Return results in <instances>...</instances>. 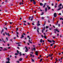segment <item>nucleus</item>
<instances>
[{
    "instance_id": "nucleus-1",
    "label": "nucleus",
    "mask_w": 63,
    "mask_h": 63,
    "mask_svg": "<svg viewBox=\"0 0 63 63\" xmlns=\"http://www.w3.org/2000/svg\"><path fill=\"white\" fill-rule=\"evenodd\" d=\"M27 37L28 38H29V40H28V42L30 44H32V42H31L32 41V40H31V41H30V39H31V38L30 37V36H27Z\"/></svg>"
},
{
    "instance_id": "nucleus-2",
    "label": "nucleus",
    "mask_w": 63,
    "mask_h": 63,
    "mask_svg": "<svg viewBox=\"0 0 63 63\" xmlns=\"http://www.w3.org/2000/svg\"><path fill=\"white\" fill-rule=\"evenodd\" d=\"M6 59L8 60V61L6 62V63H10V59L9 58H6Z\"/></svg>"
},
{
    "instance_id": "nucleus-3",
    "label": "nucleus",
    "mask_w": 63,
    "mask_h": 63,
    "mask_svg": "<svg viewBox=\"0 0 63 63\" xmlns=\"http://www.w3.org/2000/svg\"><path fill=\"white\" fill-rule=\"evenodd\" d=\"M32 51H35L36 50V48L35 47H34L33 48H32Z\"/></svg>"
},
{
    "instance_id": "nucleus-4",
    "label": "nucleus",
    "mask_w": 63,
    "mask_h": 63,
    "mask_svg": "<svg viewBox=\"0 0 63 63\" xmlns=\"http://www.w3.org/2000/svg\"><path fill=\"white\" fill-rule=\"evenodd\" d=\"M47 41L48 42H49V43H52V41H51V40H49V39H47Z\"/></svg>"
},
{
    "instance_id": "nucleus-5",
    "label": "nucleus",
    "mask_w": 63,
    "mask_h": 63,
    "mask_svg": "<svg viewBox=\"0 0 63 63\" xmlns=\"http://www.w3.org/2000/svg\"><path fill=\"white\" fill-rule=\"evenodd\" d=\"M37 51H36L35 53V54H36V55H37V56H38V52Z\"/></svg>"
},
{
    "instance_id": "nucleus-6",
    "label": "nucleus",
    "mask_w": 63,
    "mask_h": 63,
    "mask_svg": "<svg viewBox=\"0 0 63 63\" xmlns=\"http://www.w3.org/2000/svg\"><path fill=\"white\" fill-rule=\"evenodd\" d=\"M56 16H57V14H56V13H55L54 14V16L55 17H56Z\"/></svg>"
},
{
    "instance_id": "nucleus-7",
    "label": "nucleus",
    "mask_w": 63,
    "mask_h": 63,
    "mask_svg": "<svg viewBox=\"0 0 63 63\" xmlns=\"http://www.w3.org/2000/svg\"><path fill=\"white\" fill-rule=\"evenodd\" d=\"M47 3H44V4L43 6V8H45V7H46V5H47Z\"/></svg>"
},
{
    "instance_id": "nucleus-8",
    "label": "nucleus",
    "mask_w": 63,
    "mask_h": 63,
    "mask_svg": "<svg viewBox=\"0 0 63 63\" xmlns=\"http://www.w3.org/2000/svg\"><path fill=\"white\" fill-rule=\"evenodd\" d=\"M62 9V7H60L59 8V9H57V11H59V10H61V9Z\"/></svg>"
},
{
    "instance_id": "nucleus-9",
    "label": "nucleus",
    "mask_w": 63,
    "mask_h": 63,
    "mask_svg": "<svg viewBox=\"0 0 63 63\" xmlns=\"http://www.w3.org/2000/svg\"><path fill=\"white\" fill-rule=\"evenodd\" d=\"M45 12H47V7H46L45 8Z\"/></svg>"
},
{
    "instance_id": "nucleus-10",
    "label": "nucleus",
    "mask_w": 63,
    "mask_h": 63,
    "mask_svg": "<svg viewBox=\"0 0 63 63\" xmlns=\"http://www.w3.org/2000/svg\"><path fill=\"white\" fill-rule=\"evenodd\" d=\"M54 30L55 31H57L58 32H59V31L58 30V29H54Z\"/></svg>"
},
{
    "instance_id": "nucleus-11",
    "label": "nucleus",
    "mask_w": 63,
    "mask_h": 63,
    "mask_svg": "<svg viewBox=\"0 0 63 63\" xmlns=\"http://www.w3.org/2000/svg\"><path fill=\"white\" fill-rule=\"evenodd\" d=\"M23 38H24V35L22 34L21 35V37H20V38L22 39Z\"/></svg>"
},
{
    "instance_id": "nucleus-12",
    "label": "nucleus",
    "mask_w": 63,
    "mask_h": 63,
    "mask_svg": "<svg viewBox=\"0 0 63 63\" xmlns=\"http://www.w3.org/2000/svg\"><path fill=\"white\" fill-rule=\"evenodd\" d=\"M40 6H43L44 5V4L42 3H40Z\"/></svg>"
},
{
    "instance_id": "nucleus-13",
    "label": "nucleus",
    "mask_w": 63,
    "mask_h": 63,
    "mask_svg": "<svg viewBox=\"0 0 63 63\" xmlns=\"http://www.w3.org/2000/svg\"><path fill=\"white\" fill-rule=\"evenodd\" d=\"M33 4L34 5H35L36 4V2L35 1H34V2H33Z\"/></svg>"
},
{
    "instance_id": "nucleus-14",
    "label": "nucleus",
    "mask_w": 63,
    "mask_h": 63,
    "mask_svg": "<svg viewBox=\"0 0 63 63\" xmlns=\"http://www.w3.org/2000/svg\"><path fill=\"white\" fill-rule=\"evenodd\" d=\"M19 54L20 56H21V55H22V54H21V52H20L19 53Z\"/></svg>"
},
{
    "instance_id": "nucleus-15",
    "label": "nucleus",
    "mask_w": 63,
    "mask_h": 63,
    "mask_svg": "<svg viewBox=\"0 0 63 63\" xmlns=\"http://www.w3.org/2000/svg\"><path fill=\"white\" fill-rule=\"evenodd\" d=\"M62 6V4L60 3L59 5L58 6V7H61Z\"/></svg>"
},
{
    "instance_id": "nucleus-16",
    "label": "nucleus",
    "mask_w": 63,
    "mask_h": 63,
    "mask_svg": "<svg viewBox=\"0 0 63 63\" xmlns=\"http://www.w3.org/2000/svg\"><path fill=\"white\" fill-rule=\"evenodd\" d=\"M33 16H32L31 17V21H32V20H33Z\"/></svg>"
},
{
    "instance_id": "nucleus-17",
    "label": "nucleus",
    "mask_w": 63,
    "mask_h": 63,
    "mask_svg": "<svg viewBox=\"0 0 63 63\" xmlns=\"http://www.w3.org/2000/svg\"><path fill=\"white\" fill-rule=\"evenodd\" d=\"M19 60L20 61H21L22 60V58H20V59H19Z\"/></svg>"
},
{
    "instance_id": "nucleus-18",
    "label": "nucleus",
    "mask_w": 63,
    "mask_h": 63,
    "mask_svg": "<svg viewBox=\"0 0 63 63\" xmlns=\"http://www.w3.org/2000/svg\"><path fill=\"white\" fill-rule=\"evenodd\" d=\"M37 24V26H40L41 24H40L39 23H38V24Z\"/></svg>"
},
{
    "instance_id": "nucleus-19",
    "label": "nucleus",
    "mask_w": 63,
    "mask_h": 63,
    "mask_svg": "<svg viewBox=\"0 0 63 63\" xmlns=\"http://www.w3.org/2000/svg\"><path fill=\"white\" fill-rule=\"evenodd\" d=\"M44 37L45 39H47V36H44Z\"/></svg>"
},
{
    "instance_id": "nucleus-20",
    "label": "nucleus",
    "mask_w": 63,
    "mask_h": 63,
    "mask_svg": "<svg viewBox=\"0 0 63 63\" xmlns=\"http://www.w3.org/2000/svg\"><path fill=\"white\" fill-rule=\"evenodd\" d=\"M42 42H43V39H41L40 41V42L41 43H42Z\"/></svg>"
},
{
    "instance_id": "nucleus-21",
    "label": "nucleus",
    "mask_w": 63,
    "mask_h": 63,
    "mask_svg": "<svg viewBox=\"0 0 63 63\" xmlns=\"http://www.w3.org/2000/svg\"><path fill=\"white\" fill-rule=\"evenodd\" d=\"M30 1H31V2H32V1H33V2L34 1H35V0H30Z\"/></svg>"
},
{
    "instance_id": "nucleus-22",
    "label": "nucleus",
    "mask_w": 63,
    "mask_h": 63,
    "mask_svg": "<svg viewBox=\"0 0 63 63\" xmlns=\"http://www.w3.org/2000/svg\"><path fill=\"white\" fill-rule=\"evenodd\" d=\"M4 49H3V50H4V51H5V50H7V49H6V48H4Z\"/></svg>"
},
{
    "instance_id": "nucleus-23",
    "label": "nucleus",
    "mask_w": 63,
    "mask_h": 63,
    "mask_svg": "<svg viewBox=\"0 0 63 63\" xmlns=\"http://www.w3.org/2000/svg\"><path fill=\"white\" fill-rule=\"evenodd\" d=\"M18 53H16L15 54V55H18Z\"/></svg>"
},
{
    "instance_id": "nucleus-24",
    "label": "nucleus",
    "mask_w": 63,
    "mask_h": 63,
    "mask_svg": "<svg viewBox=\"0 0 63 63\" xmlns=\"http://www.w3.org/2000/svg\"><path fill=\"white\" fill-rule=\"evenodd\" d=\"M44 14V12H42V13L40 14V15H43Z\"/></svg>"
},
{
    "instance_id": "nucleus-25",
    "label": "nucleus",
    "mask_w": 63,
    "mask_h": 63,
    "mask_svg": "<svg viewBox=\"0 0 63 63\" xmlns=\"http://www.w3.org/2000/svg\"><path fill=\"white\" fill-rule=\"evenodd\" d=\"M32 62H34L35 61H34V60H33V59H32Z\"/></svg>"
},
{
    "instance_id": "nucleus-26",
    "label": "nucleus",
    "mask_w": 63,
    "mask_h": 63,
    "mask_svg": "<svg viewBox=\"0 0 63 63\" xmlns=\"http://www.w3.org/2000/svg\"><path fill=\"white\" fill-rule=\"evenodd\" d=\"M25 48H26V49L27 50H28V48H27V47H25Z\"/></svg>"
},
{
    "instance_id": "nucleus-27",
    "label": "nucleus",
    "mask_w": 63,
    "mask_h": 63,
    "mask_svg": "<svg viewBox=\"0 0 63 63\" xmlns=\"http://www.w3.org/2000/svg\"><path fill=\"white\" fill-rule=\"evenodd\" d=\"M60 20H61V19H62V20H63V18H62L61 17V18H60Z\"/></svg>"
},
{
    "instance_id": "nucleus-28",
    "label": "nucleus",
    "mask_w": 63,
    "mask_h": 63,
    "mask_svg": "<svg viewBox=\"0 0 63 63\" xmlns=\"http://www.w3.org/2000/svg\"><path fill=\"white\" fill-rule=\"evenodd\" d=\"M43 60V59H41L40 60V62H42V61Z\"/></svg>"
},
{
    "instance_id": "nucleus-29",
    "label": "nucleus",
    "mask_w": 63,
    "mask_h": 63,
    "mask_svg": "<svg viewBox=\"0 0 63 63\" xmlns=\"http://www.w3.org/2000/svg\"><path fill=\"white\" fill-rule=\"evenodd\" d=\"M16 62H17V63H19V61H16Z\"/></svg>"
},
{
    "instance_id": "nucleus-30",
    "label": "nucleus",
    "mask_w": 63,
    "mask_h": 63,
    "mask_svg": "<svg viewBox=\"0 0 63 63\" xmlns=\"http://www.w3.org/2000/svg\"><path fill=\"white\" fill-rule=\"evenodd\" d=\"M13 39H11L10 40V41L11 42H13V41H13Z\"/></svg>"
},
{
    "instance_id": "nucleus-31",
    "label": "nucleus",
    "mask_w": 63,
    "mask_h": 63,
    "mask_svg": "<svg viewBox=\"0 0 63 63\" xmlns=\"http://www.w3.org/2000/svg\"><path fill=\"white\" fill-rule=\"evenodd\" d=\"M17 52L18 54H19V51L18 50H17Z\"/></svg>"
},
{
    "instance_id": "nucleus-32",
    "label": "nucleus",
    "mask_w": 63,
    "mask_h": 63,
    "mask_svg": "<svg viewBox=\"0 0 63 63\" xmlns=\"http://www.w3.org/2000/svg\"><path fill=\"white\" fill-rule=\"evenodd\" d=\"M5 34H6V35H7V32H5Z\"/></svg>"
},
{
    "instance_id": "nucleus-33",
    "label": "nucleus",
    "mask_w": 63,
    "mask_h": 63,
    "mask_svg": "<svg viewBox=\"0 0 63 63\" xmlns=\"http://www.w3.org/2000/svg\"><path fill=\"white\" fill-rule=\"evenodd\" d=\"M7 35H8V36H10L11 35H10V34H9V33H7Z\"/></svg>"
},
{
    "instance_id": "nucleus-34",
    "label": "nucleus",
    "mask_w": 63,
    "mask_h": 63,
    "mask_svg": "<svg viewBox=\"0 0 63 63\" xmlns=\"http://www.w3.org/2000/svg\"><path fill=\"white\" fill-rule=\"evenodd\" d=\"M48 9L49 10H50V9H51V8L50 7H48Z\"/></svg>"
},
{
    "instance_id": "nucleus-35",
    "label": "nucleus",
    "mask_w": 63,
    "mask_h": 63,
    "mask_svg": "<svg viewBox=\"0 0 63 63\" xmlns=\"http://www.w3.org/2000/svg\"><path fill=\"white\" fill-rule=\"evenodd\" d=\"M22 35H25H25H26V34L25 33H23Z\"/></svg>"
},
{
    "instance_id": "nucleus-36",
    "label": "nucleus",
    "mask_w": 63,
    "mask_h": 63,
    "mask_svg": "<svg viewBox=\"0 0 63 63\" xmlns=\"http://www.w3.org/2000/svg\"><path fill=\"white\" fill-rule=\"evenodd\" d=\"M28 51V50H26L25 51V52H27Z\"/></svg>"
},
{
    "instance_id": "nucleus-37",
    "label": "nucleus",
    "mask_w": 63,
    "mask_h": 63,
    "mask_svg": "<svg viewBox=\"0 0 63 63\" xmlns=\"http://www.w3.org/2000/svg\"><path fill=\"white\" fill-rule=\"evenodd\" d=\"M48 28V27L47 26L46 27V29H47V28Z\"/></svg>"
},
{
    "instance_id": "nucleus-38",
    "label": "nucleus",
    "mask_w": 63,
    "mask_h": 63,
    "mask_svg": "<svg viewBox=\"0 0 63 63\" xmlns=\"http://www.w3.org/2000/svg\"><path fill=\"white\" fill-rule=\"evenodd\" d=\"M41 18L42 19H44V17H41Z\"/></svg>"
},
{
    "instance_id": "nucleus-39",
    "label": "nucleus",
    "mask_w": 63,
    "mask_h": 63,
    "mask_svg": "<svg viewBox=\"0 0 63 63\" xmlns=\"http://www.w3.org/2000/svg\"><path fill=\"white\" fill-rule=\"evenodd\" d=\"M53 46V44H51L50 45V46H51V47H52Z\"/></svg>"
},
{
    "instance_id": "nucleus-40",
    "label": "nucleus",
    "mask_w": 63,
    "mask_h": 63,
    "mask_svg": "<svg viewBox=\"0 0 63 63\" xmlns=\"http://www.w3.org/2000/svg\"><path fill=\"white\" fill-rule=\"evenodd\" d=\"M31 16H30V17L29 18V20H30V19L31 18Z\"/></svg>"
},
{
    "instance_id": "nucleus-41",
    "label": "nucleus",
    "mask_w": 63,
    "mask_h": 63,
    "mask_svg": "<svg viewBox=\"0 0 63 63\" xmlns=\"http://www.w3.org/2000/svg\"><path fill=\"white\" fill-rule=\"evenodd\" d=\"M13 22H10V24H12V23H13Z\"/></svg>"
},
{
    "instance_id": "nucleus-42",
    "label": "nucleus",
    "mask_w": 63,
    "mask_h": 63,
    "mask_svg": "<svg viewBox=\"0 0 63 63\" xmlns=\"http://www.w3.org/2000/svg\"><path fill=\"white\" fill-rule=\"evenodd\" d=\"M52 42H53V43H55V41L53 40L52 41Z\"/></svg>"
},
{
    "instance_id": "nucleus-43",
    "label": "nucleus",
    "mask_w": 63,
    "mask_h": 63,
    "mask_svg": "<svg viewBox=\"0 0 63 63\" xmlns=\"http://www.w3.org/2000/svg\"><path fill=\"white\" fill-rule=\"evenodd\" d=\"M10 6H13V4H11L10 5Z\"/></svg>"
},
{
    "instance_id": "nucleus-44",
    "label": "nucleus",
    "mask_w": 63,
    "mask_h": 63,
    "mask_svg": "<svg viewBox=\"0 0 63 63\" xmlns=\"http://www.w3.org/2000/svg\"><path fill=\"white\" fill-rule=\"evenodd\" d=\"M1 31L2 32H4V29H2Z\"/></svg>"
},
{
    "instance_id": "nucleus-45",
    "label": "nucleus",
    "mask_w": 63,
    "mask_h": 63,
    "mask_svg": "<svg viewBox=\"0 0 63 63\" xmlns=\"http://www.w3.org/2000/svg\"><path fill=\"white\" fill-rule=\"evenodd\" d=\"M6 39L7 40V41H8V38H7V37H6Z\"/></svg>"
},
{
    "instance_id": "nucleus-46",
    "label": "nucleus",
    "mask_w": 63,
    "mask_h": 63,
    "mask_svg": "<svg viewBox=\"0 0 63 63\" xmlns=\"http://www.w3.org/2000/svg\"><path fill=\"white\" fill-rule=\"evenodd\" d=\"M58 15H61V13H59V14Z\"/></svg>"
},
{
    "instance_id": "nucleus-47",
    "label": "nucleus",
    "mask_w": 63,
    "mask_h": 63,
    "mask_svg": "<svg viewBox=\"0 0 63 63\" xmlns=\"http://www.w3.org/2000/svg\"><path fill=\"white\" fill-rule=\"evenodd\" d=\"M51 5L52 6H53L54 5V4L53 3H52Z\"/></svg>"
},
{
    "instance_id": "nucleus-48",
    "label": "nucleus",
    "mask_w": 63,
    "mask_h": 63,
    "mask_svg": "<svg viewBox=\"0 0 63 63\" xmlns=\"http://www.w3.org/2000/svg\"><path fill=\"white\" fill-rule=\"evenodd\" d=\"M44 35L45 36H46V33H43Z\"/></svg>"
},
{
    "instance_id": "nucleus-49",
    "label": "nucleus",
    "mask_w": 63,
    "mask_h": 63,
    "mask_svg": "<svg viewBox=\"0 0 63 63\" xmlns=\"http://www.w3.org/2000/svg\"><path fill=\"white\" fill-rule=\"evenodd\" d=\"M16 33H17V35H18V34H19V33H18V32H16Z\"/></svg>"
},
{
    "instance_id": "nucleus-50",
    "label": "nucleus",
    "mask_w": 63,
    "mask_h": 63,
    "mask_svg": "<svg viewBox=\"0 0 63 63\" xmlns=\"http://www.w3.org/2000/svg\"><path fill=\"white\" fill-rule=\"evenodd\" d=\"M44 30H42V33H43L44 32Z\"/></svg>"
},
{
    "instance_id": "nucleus-51",
    "label": "nucleus",
    "mask_w": 63,
    "mask_h": 63,
    "mask_svg": "<svg viewBox=\"0 0 63 63\" xmlns=\"http://www.w3.org/2000/svg\"><path fill=\"white\" fill-rule=\"evenodd\" d=\"M58 25L59 27H60V24H58Z\"/></svg>"
},
{
    "instance_id": "nucleus-52",
    "label": "nucleus",
    "mask_w": 63,
    "mask_h": 63,
    "mask_svg": "<svg viewBox=\"0 0 63 63\" xmlns=\"http://www.w3.org/2000/svg\"><path fill=\"white\" fill-rule=\"evenodd\" d=\"M24 22H25V23H26V21H24Z\"/></svg>"
},
{
    "instance_id": "nucleus-53",
    "label": "nucleus",
    "mask_w": 63,
    "mask_h": 63,
    "mask_svg": "<svg viewBox=\"0 0 63 63\" xmlns=\"http://www.w3.org/2000/svg\"><path fill=\"white\" fill-rule=\"evenodd\" d=\"M34 29H36V27H34Z\"/></svg>"
},
{
    "instance_id": "nucleus-54",
    "label": "nucleus",
    "mask_w": 63,
    "mask_h": 63,
    "mask_svg": "<svg viewBox=\"0 0 63 63\" xmlns=\"http://www.w3.org/2000/svg\"><path fill=\"white\" fill-rule=\"evenodd\" d=\"M18 29V28H16V30L17 31Z\"/></svg>"
},
{
    "instance_id": "nucleus-55",
    "label": "nucleus",
    "mask_w": 63,
    "mask_h": 63,
    "mask_svg": "<svg viewBox=\"0 0 63 63\" xmlns=\"http://www.w3.org/2000/svg\"><path fill=\"white\" fill-rule=\"evenodd\" d=\"M47 8H48V7H49V5H47Z\"/></svg>"
},
{
    "instance_id": "nucleus-56",
    "label": "nucleus",
    "mask_w": 63,
    "mask_h": 63,
    "mask_svg": "<svg viewBox=\"0 0 63 63\" xmlns=\"http://www.w3.org/2000/svg\"><path fill=\"white\" fill-rule=\"evenodd\" d=\"M53 57H51V60H52V58H53Z\"/></svg>"
},
{
    "instance_id": "nucleus-57",
    "label": "nucleus",
    "mask_w": 63,
    "mask_h": 63,
    "mask_svg": "<svg viewBox=\"0 0 63 63\" xmlns=\"http://www.w3.org/2000/svg\"><path fill=\"white\" fill-rule=\"evenodd\" d=\"M45 48H46V49H47V46H45Z\"/></svg>"
},
{
    "instance_id": "nucleus-58",
    "label": "nucleus",
    "mask_w": 63,
    "mask_h": 63,
    "mask_svg": "<svg viewBox=\"0 0 63 63\" xmlns=\"http://www.w3.org/2000/svg\"><path fill=\"white\" fill-rule=\"evenodd\" d=\"M3 32L1 31V34H2V33Z\"/></svg>"
},
{
    "instance_id": "nucleus-59",
    "label": "nucleus",
    "mask_w": 63,
    "mask_h": 63,
    "mask_svg": "<svg viewBox=\"0 0 63 63\" xmlns=\"http://www.w3.org/2000/svg\"><path fill=\"white\" fill-rule=\"evenodd\" d=\"M7 46H8V47H9L10 46V44H7Z\"/></svg>"
},
{
    "instance_id": "nucleus-60",
    "label": "nucleus",
    "mask_w": 63,
    "mask_h": 63,
    "mask_svg": "<svg viewBox=\"0 0 63 63\" xmlns=\"http://www.w3.org/2000/svg\"><path fill=\"white\" fill-rule=\"evenodd\" d=\"M53 27H54V28H55V27L53 25Z\"/></svg>"
},
{
    "instance_id": "nucleus-61",
    "label": "nucleus",
    "mask_w": 63,
    "mask_h": 63,
    "mask_svg": "<svg viewBox=\"0 0 63 63\" xmlns=\"http://www.w3.org/2000/svg\"><path fill=\"white\" fill-rule=\"evenodd\" d=\"M40 29L39 28H37V30H39Z\"/></svg>"
},
{
    "instance_id": "nucleus-62",
    "label": "nucleus",
    "mask_w": 63,
    "mask_h": 63,
    "mask_svg": "<svg viewBox=\"0 0 63 63\" xmlns=\"http://www.w3.org/2000/svg\"><path fill=\"white\" fill-rule=\"evenodd\" d=\"M15 58L16 59V58H17V57L16 56H15Z\"/></svg>"
},
{
    "instance_id": "nucleus-63",
    "label": "nucleus",
    "mask_w": 63,
    "mask_h": 63,
    "mask_svg": "<svg viewBox=\"0 0 63 63\" xmlns=\"http://www.w3.org/2000/svg\"><path fill=\"white\" fill-rule=\"evenodd\" d=\"M57 36H58H58H59V33H58L57 34Z\"/></svg>"
},
{
    "instance_id": "nucleus-64",
    "label": "nucleus",
    "mask_w": 63,
    "mask_h": 63,
    "mask_svg": "<svg viewBox=\"0 0 63 63\" xmlns=\"http://www.w3.org/2000/svg\"><path fill=\"white\" fill-rule=\"evenodd\" d=\"M16 44H19V43H16Z\"/></svg>"
}]
</instances>
